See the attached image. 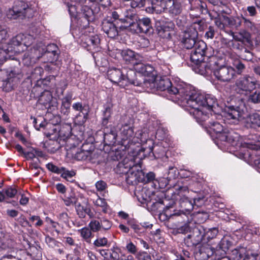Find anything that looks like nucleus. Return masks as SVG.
I'll return each mask as SVG.
<instances>
[{
	"label": "nucleus",
	"instance_id": "a18cd8bd",
	"mask_svg": "<svg viewBox=\"0 0 260 260\" xmlns=\"http://www.w3.org/2000/svg\"><path fill=\"white\" fill-rule=\"evenodd\" d=\"M61 173H59V174L61 175V176L66 179H69L70 178H71L73 176H74L76 174V173L74 171L71 170L69 171L68 170H66L64 168L61 167Z\"/></svg>",
	"mask_w": 260,
	"mask_h": 260
},
{
	"label": "nucleus",
	"instance_id": "412c9836",
	"mask_svg": "<svg viewBox=\"0 0 260 260\" xmlns=\"http://www.w3.org/2000/svg\"><path fill=\"white\" fill-rule=\"evenodd\" d=\"M151 6L147 7L145 10L147 13L160 14L166 8V0H150Z\"/></svg>",
	"mask_w": 260,
	"mask_h": 260
},
{
	"label": "nucleus",
	"instance_id": "f704fd0d",
	"mask_svg": "<svg viewBox=\"0 0 260 260\" xmlns=\"http://www.w3.org/2000/svg\"><path fill=\"white\" fill-rule=\"evenodd\" d=\"M138 200L142 203L150 202L152 197L150 192L148 191L146 188H143L141 191L137 195Z\"/></svg>",
	"mask_w": 260,
	"mask_h": 260
},
{
	"label": "nucleus",
	"instance_id": "f03ea898",
	"mask_svg": "<svg viewBox=\"0 0 260 260\" xmlns=\"http://www.w3.org/2000/svg\"><path fill=\"white\" fill-rule=\"evenodd\" d=\"M190 53V59L193 69L201 75L209 74L215 69L216 58L212 56L208 61H204L206 55L207 46L203 41H198Z\"/></svg>",
	"mask_w": 260,
	"mask_h": 260
},
{
	"label": "nucleus",
	"instance_id": "6ab92c4d",
	"mask_svg": "<svg viewBox=\"0 0 260 260\" xmlns=\"http://www.w3.org/2000/svg\"><path fill=\"white\" fill-rule=\"evenodd\" d=\"M133 66L135 69L134 71L135 72H137L139 73L138 75H137L136 74L135 79H136L137 77L139 78V76L140 75L143 77V79L145 80H146L144 76H149L153 71V68L152 66L148 64H145L142 63V61H136Z\"/></svg>",
	"mask_w": 260,
	"mask_h": 260
},
{
	"label": "nucleus",
	"instance_id": "09e8293b",
	"mask_svg": "<svg viewBox=\"0 0 260 260\" xmlns=\"http://www.w3.org/2000/svg\"><path fill=\"white\" fill-rule=\"evenodd\" d=\"M218 233V230L217 228H214L209 229L207 231H205V236H206L208 239H212L215 238Z\"/></svg>",
	"mask_w": 260,
	"mask_h": 260
},
{
	"label": "nucleus",
	"instance_id": "b1692460",
	"mask_svg": "<svg viewBox=\"0 0 260 260\" xmlns=\"http://www.w3.org/2000/svg\"><path fill=\"white\" fill-rule=\"evenodd\" d=\"M102 29L109 38H114L118 36V31L117 27L113 22L104 20L102 22Z\"/></svg>",
	"mask_w": 260,
	"mask_h": 260
},
{
	"label": "nucleus",
	"instance_id": "680f3d73",
	"mask_svg": "<svg viewBox=\"0 0 260 260\" xmlns=\"http://www.w3.org/2000/svg\"><path fill=\"white\" fill-rule=\"evenodd\" d=\"M43 73V70L41 67H36L32 73V76L38 79H40Z\"/></svg>",
	"mask_w": 260,
	"mask_h": 260
},
{
	"label": "nucleus",
	"instance_id": "f257e3e1",
	"mask_svg": "<svg viewBox=\"0 0 260 260\" xmlns=\"http://www.w3.org/2000/svg\"><path fill=\"white\" fill-rule=\"evenodd\" d=\"M144 83L140 86L143 88L155 87L157 90L164 92V94L167 99L174 102H179L186 110H188V108H190V114H192L198 122L206 121L209 117L208 113H205L204 109L210 111L217 105L214 96L203 94L188 85L176 87L172 85L168 78L156 79L154 82L144 79Z\"/></svg>",
	"mask_w": 260,
	"mask_h": 260
},
{
	"label": "nucleus",
	"instance_id": "338daca9",
	"mask_svg": "<svg viewBox=\"0 0 260 260\" xmlns=\"http://www.w3.org/2000/svg\"><path fill=\"white\" fill-rule=\"evenodd\" d=\"M243 21L244 22V26L247 28L250 29L251 30H254L255 26L254 24L250 20L245 19L244 18L243 19Z\"/></svg>",
	"mask_w": 260,
	"mask_h": 260
},
{
	"label": "nucleus",
	"instance_id": "4be33fe9",
	"mask_svg": "<svg viewBox=\"0 0 260 260\" xmlns=\"http://www.w3.org/2000/svg\"><path fill=\"white\" fill-rule=\"evenodd\" d=\"M123 59L126 62L134 64L136 61H142L143 57L138 53H135L132 50H123L121 52Z\"/></svg>",
	"mask_w": 260,
	"mask_h": 260
},
{
	"label": "nucleus",
	"instance_id": "c03bdc74",
	"mask_svg": "<svg viewBox=\"0 0 260 260\" xmlns=\"http://www.w3.org/2000/svg\"><path fill=\"white\" fill-rule=\"evenodd\" d=\"M64 4L67 5L68 8V11L71 15H74L76 12L75 5L73 3L79 2V0H63Z\"/></svg>",
	"mask_w": 260,
	"mask_h": 260
},
{
	"label": "nucleus",
	"instance_id": "bf43d9fd",
	"mask_svg": "<svg viewBox=\"0 0 260 260\" xmlns=\"http://www.w3.org/2000/svg\"><path fill=\"white\" fill-rule=\"evenodd\" d=\"M234 66L237 70L238 74H241L245 69V65L240 61H236L234 63Z\"/></svg>",
	"mask_w": 260,
	"mask_h": 260
},
{
	"label": "nucleus",
	"instance_id": "13d9d810",
	"mask_svg": "<svg viewBox=\"0 0 260 260\" xmlns=\"http://www.w3.org/2000/svg\"><path fill=\"white\" fill-rule=\"evenodd\" d=\"M95 185L97 190L99 191H104L107 187V183L103 180L97 181Z\"/></svg>",
	"mask_w": 260,
	"mask_h": 260
},
{
	"label": "nucleus",
	"instance_id": "6e6d98bb",
	"mask_svg": "<svg viewBox=\"0 0 260 260\" xmlns=\"http://www.w3.org/2000/svg\"><path fill=\"white\" fill-rule=\"evenodd\" d=\"M77 211L80 217H84L86 214H89L90 210L88 208L86 207L84 208L83 207L79 206L77 208Z\"/></svg>",
	"mask_w": 260,
	"mask_h": 260
},
{
	"label": "nucleus",
	"instance_id": "2eb2a0df",
	"mask_svg": "<svg viewBox=\"0 0 260 260\" xmlns=\"http://www.w3.org/2000/svg\"><path fill=\"white\" fill-rule=\"evenodd\" d=\"M74 110L80 112V113L76 116V120L78 124H83L88 119L89 109L88 106L83 105L80 102L74 103L72 105Z\"/></svg>",
	"mask_w": 260,
	"mask_h": 260
},
{
	"label": "nucleus",
	"instance_id": "052dcab7",
	"mask_svg": "<svg viewBox=\"0 0 260 260\" xmlns=\"http://www.w3.org/2000/svg\"><path fill=\"white\" fill-rule=\"evenodd\" d=\"M10 82V81H9L7 79L3 81V83L2 85L3 89L7 92L10 91L14 88L13 84L11 83Z\"/></svg>",
	"mask_w": 260,
	"mask_h": 260
},
{
	"label": "nucleus",
	"instance_id": "393cba45",
	"mask_svg": "<svg viewBox=\"0 0 260 260\" xmlns=\"http://www.w3.org/2000/svg\"><path fill=\"white\" fill-rule=\"evenodd\" d=\"M231 34L233 39L235 41L241 42L242 43L247 42L248 43H250L251 42L250 34L245 29H242L237 33H234L231 31Z\"/></svg>",
	"mask_w": 260,
	"mask_h": 260
},
{
	"label": "nucleus",
	"instance_id": "603ef678",
	"mask_svg": "<svg viewBox=\"0 0 260 260\" xmlns=\"http://www.w3.org/2000/svg\"><path fill=\"white\" fill-rule=\"evenodd\" d=\"M146 0H132L131 6L133 8H141L145 5Z\"/></svg>",
	"mask_w": 260,
	"mask_h": 260
},
{
	"label": "nucleus",
	"instance_id": "ddd939ff",
	"mask_svg": "<svg viewBox=\"0 0 260 260\" xmlns=\"http://www.w3.org/2000/svg\"><path fill=\"white\" fill-rule=\"evenodd\" d=\"M198 31L194 28L185 30L182 41L184 47L187 49H192L198 41Z\"/></svg>",
	"mask_w": 260,
	"mask_h": 260
},
{
	"label": "nucleus",
	"instance_id": "7c9ffc66",
	"mask_svg": "<svg viewBox=\"0 0 260 260\" xmlns=\"http://www.w3.org/2000/svg\"><path fill=\"white\" fill-rule=\"evenodd\" d=\"M182 10V6L180 2L174 1L172 5L169 8V13L172 17L179 15Z\"/></svg>",
	"mask_w": 260,
	"mask_h": 260
},
{
	"label": "nucleus",
	"instance_id": "37998d69",
	"mask_svg": "<svg viewBox=\"0 0 260 260\" xmlns=\"http://www.w3.org/2000/svg\"><path fill=\"white\" fill-rule=\"evenodd\" d=\"M23 38L22 44L25 47H28L34 43L36 37L30 34H23Z\"/></svg>",
	"mask_w": 260,
	"mask_h": 260
},
{
	"label": "nucleus",
	"instance_id": "9b49d317",
	"mask_svg": "<svg viewBox=\"0 0 260 260\" xmlns=\"http://www.w3.org/2000/svg\"><path fill=\"white\" fill-rule=\"evenodd\" d=\"M216 78L223 82H229L236 77L234 68L231 66H222L214 71Z\"/></svg>",
	"mask_w": 260,
	"mask_h": 260
},
{
	"label": "nucleus",
	"instance_id": "de8ad7c7",
	"mask_svg": "<svg viewBox=\"0 0 260 260\" xmlns=\"http://www.w3.org/2000/svg\"><path fill=\"white\" fill-rule=\"evenodd\" d=\"M248 101L253 104L260 103V92L255 91L250 94L248 98Z\"/></svg>",
	"mask_w": 260,
	"mask_h": 260
},
{
	"label": "nucleus",
	"instance_id": "49530a36",
	"mask_svg": "<svg viewBox=\"0 0 260 260\" xmlns=\"http://www.w3.org/2000/svg\"><path fill=\"white\" fill-rule=\"evenodd\" d=\"M112 114V109L110 106H108L105 108L104 112V117L103 118L102 124L105 125L107 124L109 120L111 117Z\"/></svg>",
	"mask_w": 260,
	"mask_h": 260
},
{
	"label": "nucleus",
	"instance_id": "5fc2aeb1",
	"mask_svg": "<svg viewBox=\"0 0 260 260\" xmlns=\"http://www.w3.org/2000/svg\"><path fill=\"white\" fill-rule=\"evenodd\" d=\"M52 99L51 94L49 93H44L41 96L39 101L43 105H46L49 103Z\"/></svg>",
	"mask_w": 260,
	"mask_h": 260
},
{
	"label": "nucleus",
	"instance_id": "aec40b11",
	"mask_svg": "<svg viewBox=\"0 0 260 260\" xmlns=\"http://www.w3.org/2000/svg\"><path fill=\"white\" fill-rule=\"evenodd\" d=\"M119 15L120 17V22L124 25L120 26L124 28L131 27L134 23L135 16L133 15H128V12L126 9L122 10L121 9H117Z\"/></svg>",
	"mask_w": 260,
	"mask_h": 260
},
{
	"label": "nucleus",
	"instance_id": "4d7b16f0",
	"mask_svg": "<svg viewBox=\"0 0 260 260\" xmlns=\"http://www.w3.org/2000/svg\"><path fill=\"white\" fill-rule=\"evenodd\" d=\"M175 25L172 21L166 22L162 26V29L164 31H170L174 30Z\"/></svg>",
	"mask_w": 260,
	"mask_h": 260
},
{
	"label": "nucleus",
	"instance_id": "f3484780",
	"mask_svg": "<svg viewBox=\"0 0 260 260\" xmlns=\"http://www.w3.org/2000/svg\"><path fill=\"white\" fill-rule=\"evenodd\" d=\"M118 166L121 169L123 168L125 169H127V171H123L122 173H126L127 174V180L128 182L133 183V182H140L142 181L139 177L140 174L142 173V171H139L138 170L135 171L134 167H132L131 165H129L128 166H125L124 164L119 163Z\"/></svg>",
	"mask_w": 260,
	"mask_h": 260
},
{
	"label": "nucleus",
	"instance_id": "9d476101",
	"mask_svg": "<svg viewBox=\"0 0 260 260\" xmlns=\"http://www.w3.org/2000/svg\"><path fill=\"white\" fill-rule=\"evenodd\" d=\"M120 135L121 141L120 144L124 146V149L128 148L132 143H136L135 140L134 131L133 124L130 123H125L122 125L120 128Z\"/></svg>",
	"mask_w": 260,
	"mask_h": 260
},
{
	"label": "nucleus",
	"instance_id": "39448f33",
	"mask_svg": "<svg viewBox=\"0 0 260 260\" xmlns=\"http://www.w3.org/2000/svg\"><path fill=\"white\" fill-rule=\"evenodd\" d=\"M112 226V221L103 217L98 219H93L88 224V228L84 227L78 231L81 237L88 243H90L93 237L92 232H106Z\"/></svg>",
	"mask_w": 260,
	"mask_h": 260
},
{
	"label": "nucleus",
	"instance_id": "c756f323",
	"mask_svg": "<svg viewBox=\"0 0 260 260\" xmlns=\"http://www.w3.org/2000/svg\"><path fill=\"white\" fill-rule=\"evenodd\" d=\"M41 57L40 50L34 47L31 49V53L29 58L28 57L23 58V62L25 64L28 66L31 62H35Z\"/></svg>",
	"mask_w": 260,
	"mask_h": 260
},
{
	"label": "nucleus",
	"instance_id": "473e14b6",
	"mask_svg": "<svg viewBox=\"0 0 260 260\" xmlns=\"http://www.w3.org/2000/svg\"><path fill=\"white\" fill-rule=\"evenodd\" d=\"M244 17L242 16L228 17V26L233 28H238L243 22Z\"/></svg>",
	"mask_w": 260,
	"mask_h": 260
},
{
	"label": "nucleus",
	"instance_id": "bb28decb",
	"mask_svg": "<svg viewBox=\"0 0 260 260\" xmlns=\"http://www.w3.org/2000/svg\"><path fill=\"white\" fill-rule=\"evenodd\" d=\"M117 137V134L115 127H112L110 132L108 131V128L106 130L105 129L104 141L106 145H114L116 141Z\"/></svg>",
	"mask_w": 260,
	"mask_h": 260
},
{
	"label": "nucleus",
	"instance_id": "a19ab883",
	"mask_svg": "<svg viewBox=\"0 0 260 260\" xmlns=\"http://www.w3.org/2000/svg\"><path fill=\"white\" fill-rule=\"evenodd\" d=\"M93 203L95 206L102 207V211L104 213H107L108 212V206L104 199L98 197L95 200L93 201Z\"/></svg>",
	"mask_w": 260,
	"mask_h": 260
},
{
	"label": "nucleus",
	"instance_id": "864d4df0",
	"mask_svg": "<svg viewBox=\"0 0 260 260\" xmlns=\"http://www.w3.org/2000/svg\"><path fill=\"white\" fill-rule=\"evenodd\" d=\"M246 253V249L244 248H241L238 249H235L233 251V254L236 255V260H239L243 257V255Z\"/></svg>",
	"mask_w": 260,
	"mask_h": 260
},
{
	"label": "nucleus",
	"instance_id": "69168bd1",
	"mask_svg": "<svg viewBox=\"0 0 260 260\" xmlns=\"http://www.w3.org/2000/svg\"><path fill=\"white\" fill-rule=\"evenodd\" d=\"M177 169L174 167H170L168 171V178L170 179L175 178L177 176Z\"/></svg>",
	"mask_w": 260,
	"mask_h": 260
},
{
	"label": "nucleus",
	"instance_id": "e433bc0d",
	"mask_svg": "<svg viewBox=\"0 0 260 260\" xmlns=\"http://www.w3.org/2000/svg\"><path fill=\"white\" fill-rule=\"evenodd\" d=\"M215 25L220 29H224L228 26V16L225 15L219 16L214 21Z\"/></svg>",
	"mask_w": 260,
	"mask_h": 260
},
{
	"label": "nucleus",
	"instance_id": "4468645a",
	"mask_svg": "<svg viewBox=\"0 0 260 260\" xmlns=\"http://www.w3.org/2000/svg\"><path fill=\"white\" fill-rule=\"evenodd\" d=\"M223 116L228 123L236 124L242 116V112L240 110L239 107L236 108L234 106L226 107Z\"/></svg>",
	"mask_w": 260,
	"mask_h": 260
},
{
	"label": "nucleus",
	"instance_id": "2f4dec72",
	"mask_svg": "<svg viewBox=\"0 0 260 260\" xmlns=\"http://www.w3.org/2000/svg\"><path fill=\"white\" fill-rule=\"evenodd\" d=\"M23 34H20L13 37L8 44V47L7 48L9 49V51H13L15 49V47L21 46L22 44Z\"/></svg>",
	"mask_w": 260,
	"mask_h": 260
},
{
	"label": "nucleus",
	"instance_id": "0e129e2a",
	"mask_svg": "<svg viewBox=\"0 0 260 260\" xmlns=\"http://www.w3.org/2000/svg\"><path fill=\"white\" fill-rule=\"evenodd\" d=\"M126 248L129 253L133 254H136L137 251L136 246L132 242L126 245Z\"/></svg>",
	"mask_w": 260,
	"mask_h": 260
},
{
	"label": "nucleus",
	"instance_id": "dca6fc26",
	"mask_svg": "<svg viewBox=\"0 0 260 260\" xmlns=\"http://www.w3.org/2000/svg\"><path fill=\"white\" fill-rule=\"evenodd\" d=\"M136 21L132 26H135L137 27V32L147 34L152 29L151 20L149 18L143 17L136 19Z\"/></svg>",
	"mask_w": 260,
	"mask_h": 260
},
{
	"label": "nucleus",
	"instance_id": "58836bf2",
	"mask_svg": "<svg viewBox=\"0 0 260 260\" xmlns=\"http://www.w3.org/2000/svg\"><path fill=\"white\" fill-rule=\"evenodd\" d=\"M205 235V230L201 225H198L193 229L192 235L194 237L198 238V240H201Z\"/></svg>",
	"mask_w": 260,
	"mask_h": 260
},
{
	"label": "nucleus",
	"instance_id": "c85d7f7f",
	"mask_svg": "<svg viewBox=\"0 0 260 260\" xmlns=\"http://www.w3.org/2000/svg\"><path fill=\"white\" fill-rule=\"evenodd\" d=\"M72 95L67 94L61 100V112L64 115H68L70 112Z\"/></svg>",
	"mask_w": 260,
	"mask_h": 260
},
{
	"label": "nucleus",
	"instance_id": "cd10ccee",
	"mask_svg": "<svg viewBox=\"0 0 260 260\" xmlns=\"http://www.w3.org/2000/svg\"><path fill=\"white\" fill-rule=\"evenodd\" d=\"M85 145L75 155V158L78 160H90L92 152L91 150H85Z\"/></svg>",
	"mask_w": 260,
	"mask_h": 260
},
{
	"label": "nucleus",
	"instance_id": "a211bd4d",
	"mask_svg": "<svg viewBox=\"0 0 260 260\" xmlns=\"http://www.w3.org/2000/svg\"><path fill=\"white\" fill-rule=\"evenodd\" d=\"M8 37V31L5 27L0 26V63L5 61L7 58L9 48H6L4 41Z\"/></svg>",
	"mask_w": 260,
	"mask_h": 260
},
{
	"label": "nucleus",
	"instance_id": "774afa93",
	"mask_svg": "<svg viewBox=\"0 0 260 260\" xmlns=\"http://www.w3.org/2000/svg\"><path fill=\"white\" fill-rule=\"evenodd\" d=\"M45 241L49 246L52 247L55 246L57 243V241L54 239L49 236L46 237Z\"/></svg>",
	"mask_w": 260,
	"mask_h": 260
},
{
	"label": "nucleus",
	"instance_id": "6e6552de",
	"mask_svg": "<svg viewBox=\"0 0 260 260\" xmlns=\"http://www.w3.org/2000/svg\"><path fill=\"white\" fill-rule=\"evenodd\" d=\"M258 85V82L256 79L246 75L236 80L234 90L238 94L247 95L254 90Z\"/></svg>",
	"mask_w": 260,
	"mask_h": 260
},
{
	"label": "nucleus",
	"instance_id": "ea45409f",
	"mask_svg": "<svg viewBox=\"0 0 260 260\" xmlns=\"http://www.w3.org/2000/svg\"><path fill=\"white\" fill-rule=\"evenodd\" d=\"M128 223L134 231L139 234L143 233L145 229L149 227V225L144 226L143 225H139L134 223L133 221H128Z\"/></svg>",
	"mask_w": 260,
	"mask_h": 260
},
{
	"label": "nucleus",
	"instance_id": "72a5a7b5",
	"mask_svg": "<svg viewBox=\"0 0 260 260\" xmlns=\"http://www.w3.org/2000/svg\"><path fill=\"white\" fill-rule=\"evenodd\" d=\"M208 125L209 127L210 131H213L216 134V138L218 139L219 135L225 132L224 131L223 127L222 125L217 122H208Z\"/></svg>",
	"mask_w": 260,
	"mask_h": 260
},
{
	"label": "nucleus",
	"instance_id": "79ce46f5",
	"mask_svg": "<svg viewBox=\"0 0 260 260\" xmlns=\"http://www.w3.org/2000/svg\"><path fill=\"white\" fill-rule=\"evenodd\" d=\"M108 243V241L107 238L102 237L97 235V238L93 242V245L96 247H105L107 246Z\"/></svg>",
	"mask_w": 260,
	"mask_h": 260
},
{
	"label": "nucleus",
	"instance_id": "3c124183",
	"mask_svg": "<svg viewBox=\"0 0 260 260\" xmlns=\"http://www.w3.org/2000/svg\"><path fill=\"white\" fill-rule=\"evenodd\" d=\"M3 192L5 193L6 197L12 198L16 194L17 191L15 188L10 187L3 189Z\"/></svg>",
	"mask_w": 260,
	"mask_h": 260
},
{
	"label": "nucleus",
	"instance_id": "f8f14e48",
	"mask_svg": "<svg viewBox=\"0 0 260 260\" xmlns=\"http://www.w3.org/2000/svg\"><path fill=\"white\" fill-rule=\"evenodd\" d=\"M81 45L88 50H99V45L100 40L98 36H88L82 34L80 37Z\"/></svg>",
	"mask_w": 260,
	"mask_h": 260
},
{
	"label": "nucleus",
	"instance_id": "a878e982",
	"mask_svg": "<svg viewBox=\"0 0 260 260\" xmlns=\"http://www.w3.org/2000/svg\"><path fill=\"white\" fill-rule=\"evenodd\" d=\"M59 54V50L57 46L54 44L48 45L46 47V50L44 54L47 57H50L48 60L52 61L57 59Z\"/></svg>",
	"mask_w": 260,
	"mask_h": 260
},
{
	"label": "nucleus",
	"instance_id": "20e7f679",
	"mask_svg": "<svg viewBox=\"0 0 260 260\" xmlns=\"http://www.w3.org/2000/svg\"><path fill=\"white\" fill-rule=\"evenodd\" d=\"M218 139L221 141L227 142L234 147L240 145L241 151V158L246 159L250 158L253 159V155L255 150H257L259 147L255 144L244 142L240 143L239 141V135L233 131H227L219 135Z\"/></svg>",
	"mask_w": 260,
	"mask_h": 260
},
{
	"label": "nucleus",
	"instance_id": "8fccbe9b",
	"mask_svg": "<svg viewBox=\"0 0 260 260\" xmlns=\"http://www.w3.org/2000/svg\"><path fill=\"white\" fill-rule=\"evenodd\" d=\"M176 24L180 27L185 26L187 24V18L184 15H178L176 20Z\"/></svg>",
	"mask_w": 260,
	"mask_h": 260
},
{
	"label": "nucleus",
	"instance_id": "c9c22d12",
	"mask_svg": "<svg viewBox=\"0 0 260 260\" xmlns=\"http://www.w3.org/2000/svg\"><path fill=\"white\" fill-rule=\"evenodd\" d=\"M21 77L22 75L20 73L14 70L10 72L7 79L10 81L11 83L13 84V86L14 87L19 82Z\"/></svg>",
	"mask_w": 260,
	"mask_h": 260
},
{
	"label": "nucleus",
	"instance_id": "0eeeda50",
	"mask_svg": "<svg viewBox=\"0 0 260 260\" xmlns=\"http://www.w3.org/2000/svg\"><path fill=\"white\" fill-rule=\"evenodd\" d=\"M35 12L34 9L29 7L27 3L18 0L14 2L12 9L9 10L7 16L9 18L13 19L18 18H30L34 16Z\"/></svg>",
	"mask_w": 260,
	"mask_h": 260
},
{
	"label": "nucleus",
	"instance_id": "1a4fd4ad",
	"mask_svg": "<svg viewBox=\"0 0 260 260\" xmlns=\"http://www.w3.org/2000/svg\"><path fill=\"white\" fill-rule=\"evenodd\" d=\"M135 140L136 143H141L142 144V147L140 150V152H143L144 157L149 156L151 153L153 152V141L148 139V134L146 130H138L134 134Z\"/></svg>",
	"mask_w": 260,
	"mask_h": 260
},
{
	"label": "nucleus",
	"instance_id": "423d86ee",
	"mask_svg": "<svg viewBox=\"0 0 260 260\" xmlns=\"http://www.w3.org/2000/svg\"><path fill=\"white\" fill-rule=\"evenodd\" d=\"M188 193L189 191L187 186L179 187L178 192L180 197L179 203L181 208H183L185 212L181 210L175 211L173 214L171 215L172 218L180 220V217L183 220L182 222H184L187 220L188 215L190 214L193 207V203L187 196Z\"/></svg>",
	"mask_w": 260,
	"mask_h": 260
},
{
	"label": "nucleus",
	"instance_id": "4c0bfd02",
	"mask_svg": "<svg viewBox=\"0 0 260 260\" xmlns=\"http://www.w3.org/2000/svg\"><path fill=\"white\" fill-rule=\"evenodd\" d=\"M248 121L253 126L260 127V111L251 114L248 118Z\"/></svg>",
	"mask_w": 260,
	"mask_h": 260
},
{
	"label": "nucleus",
	"instance_id": "5701e85b",
	"mask_svg": "<svg viewBox=\"0 0 260 260\" xmlns=\"http://www.w3.org/2000/svg\"><path fill=\"white\" fill-rule=\"evenodd\" d=\"M214 253V249L209 245H202L196 254L198 260H207Z\"/></svg>",
	"mask_w": 260,
	"mask_h": 260
},
{
	"label": "nucleus",
	"instance_id": "e2e57ef3",
	"mask_svg": "<svg viewBox=\"0 0 260 260\" xmlns=\"http://www.w3.org/2000/svg\"><path fill=\"white\" fill-rule=\"evenodd\" d=\"M47 168L50 171L59 174L61 173V168H58L52 163H48L46 165Z\"/></svg>",
	"mask_w": 260,
	"mask_h": 260
},
{
	"label": "nucleus",
	"instance_id": "7ed1b4c3",
	"mask_svg": "<svg viewBox=\"0 0 260 260\" xmlns=\"http://www.w3.org/2000/svg\"><path fill=\"white\" fill-rule=\"evenodd\" d=\"M107 77L112 82L122 88L129 84L138 86L145 83L142 76L140 75L139 78L135 79L136 73L132 69H110L107 72Z\"/></svg>",
	"mask_w": 260,
	"mask_h": 260
}]
</instances>
